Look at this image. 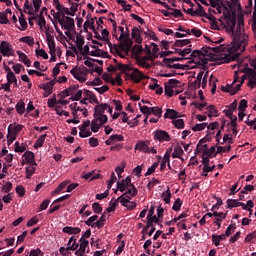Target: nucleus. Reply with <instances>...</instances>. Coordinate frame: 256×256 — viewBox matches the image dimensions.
Segmentation results:
<instances>
[{
    "instance_id": "obj_5",
    "label": "nucleus",
    "mask_w": 256,
    "mask_h": 256,
    "mask_svg": "<svg viewBox=\"0 0 256 256\" xmlns=\"http://www.w3.org/2000/svg\"><path fill=\"white\" fill-rule=\"evenodd\" d=\"M161 7L167 9L161 10L162 15H164L165 17H174L175 19L183 17V12H181V10L169 7L166 2H161Z\"/></svg>"
},
{
    "instance_id": "obj_47",
    "label": "nucleus",
    "mask_w": 256,
    "mask_h": 256,
    "mask_svg": "<svg viewBox=\"0 0 256 256\" xmlns=\"http://www.w3.org/2000/svg\"><path fill=\"white\" fill-rule=\"evenodd\" d=\"M235 229H237V224H230L225 231V235H227V237H230L231 235H233V233H235Z\"/></svg>"
},
{
    "instance_id": "obj_32",
    "label": "nucleus",
    "mask_w": 256,
    "mask_h": 256,
    "mask_svg": "<svg viewBox=\"0 0 256 256\" xmlns=\"http://www.w3.org/2000/svg\"><path fill=\"white\" fill-rule=\"evenodd\" d=\"M45 139H47V134H43L39 136L34 144V149H39V147H43V143H45Z\"/></svg>"
},
{
    "instance_id": "obj_29",
    "label": "nucleus",
    "mask_w": 256,
    "mask_h": 256,
    "mask_svg": "<svg viewBox=\"0 0 256 256\" xmlns=\"http://www.w3.org/2000/svg\"><path fill=\"white\" fill-rule=\"evenodd\" d=\"M177 111L171 108H167L164 113V119H172L174 121Z\"/></svg>"
},
{
    "instance_id": "obj_4",
    "label": "nucleus",
    "mask_w": 256,
    "mask_h": 256,
    "mask_svg": "<svg viewBox=\"0 0 256 256\" xmlns=\"http://www.w3.org/2000/svg\"><path fill=\"white\" fill-rule=\"evenodd\" d=\"M119 31H121L119 41H123L120 43V49L121 51H124V53H129L131 51V47L133 45V40H131L130 34H129V28H123V26L118 27Z\"/></svg>"
},
{
    "instance_id": "obj_64",
    "label": "nucleus",
    "mask_w": 256,
    "mask_h": 256,
    "mask_svg": "<svg viewBox=\"0 0 256 256\" xmlns=\"http://www.w3.org/2000/svg\"><path fill=\"white\" fill-rule=\"evenodd\" d=\"M253 239H256V231H253L252 233H249V234L245 237V242H246V243H253Z\"/></svg>"
},
{
    "instance_id": "obj_50",
    "label": "nucleus",
    "mask_w": 256,
    "mask_h": 256,
    "mask_svg": "<svg viewBox=\"0 0 256 256\" xmlns=\"http://www.w3.org/2000/svg\"><path fill=\"white\" fill-rule=\"evenodd\" d=\"M0 23L1 25H9V18L7 12H0Z\"/></svg>"
},
{
    "instance_id": "obj_41",
    "label": "nucleus",
    "mask_w": 256,
    "mask_h": 256,
    "mask_svg": "<svg viewBox=\"0 0 256 256\" xmlns=\"http://www.w3.org/2000/svg\"><path fill=\"white\" fill-rule=\"evenodd\" d=\"M36 19H38V25L39 27H45V25H47V21L45 20V16H43V12H40L39 14H37Z\"/></svg>"
},
{
    "instance_id": "obj_37",
    "label": "nucleus",
    "mask_w": 256,
    "mask_h": 256,
    "mask_svg": "<svg viewBox=\"0 0 256 256\" xmlns=\"http://www.w3.org/2000/svg\"><path fill=\"white\" fill-rule=\"evenodd\" d=\"M172 123L176 129H185V120L175 118Z\"/></svg>"
},
{
    "instance_id": "obj_6",
    "label": "nucleus",
    "mask_w": 256,
    "mask_h": 256,
    "mask_svg": "<svg viewBox=\"0 0 256 256\" xmlns=\"http://www.w3.org/2000/svg\"><path fill=\"white\" fill-rule=\"evenodd\" d=\"M109 121V118L107 116H96L91 122V131L93 133L99 132V129L105 125Z\"/></svg>"
},
{
    "instance_id": "obj_60",
    "label": "nucleus",
    "mask_w": 256,
    "mask_h": 256,
    "mask_svg": "<svg viewBox=\"0 0 256 256\" xmlns=\"http://www.w3.org/2000/svg\"><path fill=\"white\" fill-rule=\"evenodd\" d=\"M172 155L174 158L179 159L183 155V148L181 146L176 147Z\"/></svg>"
},
{
    "instance_id": "obj_16",
    "label": "nucleus",
    "mask_w": 256,
    "mask_h": 256,
    "mask_svg": "<svg viewBox=\"0 0 256 256\" xmlns=\"http://www.w3.org/2000/svg\"><path fill=\"white\" fill-rule=\"evenodd\" d=\"M23 157L26 161V163L28 165H30V167H37V162L35 161V153L31 152V151H26L24 154H23Z\"/></svg>"
},
{
    "instance_id": "obj_28",
    "label": "nucleus",
    "mask_w": 256,
    "mask_h": 256,
    "mask_svg": "<svg viewBox=\"0 0 256 256\" xmlns=\"http://www.w3.org/2000/svg\"><path fill=\"white\" fill-rule=\"evenodd\" d=\"M7 82L12 85L14 83V87H19V84L17 83V76H15V73L10 72L9 74L6 75Z\"/></svg>"
},
{
    "instance_id": "obj_20",
    "label": "nucleus",
    "mask_w": 256,
    "mask_h": 256,
    "mask_svg": "<svg viewBox=\"0 0 256 256\" xmlns=\"http://www.w3.org/2000/svg\"><path fill=\"white\" fill-rule=\"evenodd\" d=\"M66 21L64 25H61L62 29H66V31H71V29H75V20L69 16L65 17Z\"/></svg>"
},
{
    "instance_id": "obj_36",
    "label": "nucleus",
    "mask_w": 256,
    "mask_h": 256,
    "mask_svg": "<svg viewBox=\"0 0 256 256\" xmlns=\"http://www.w3.org/2000/svg\"><path fill=\"white\" fill-rule=\"evenodd\" d=\"M189 43H191V40L189 39L176 40L172 47L174 49L175 47H185V45H189Z\"/></svg>"
},
{
    "instance_id": "obj_13",
    "label": "nucleus",
    "mask_w": 256,
    "mask_h": 256,
    "mask_svg": "<svg viewBox=\"0 0 256 256\" xmlns=\"http://www.w3.org/2000/svg\"><path fill=\"white\" fill-rule=\"evenodd\" d=\"M129 77L131 81H134V83H141L143 79H147V76L143 74L141 71L138 69H134L130 74Z\"/></svg>"
},
{
    "instance_id": "obj_40",
    "label": "nucleus",
    "mask_w": 256,
    "mask_h": 256,
    "mask_svg": "<svg viewBox=\"0 0 256 256\" xmlns=\"http://www.w3.org/2000/svg\"><path fill=\"white\" fill-rule=\"evenodd\" d=\"M163 201L169 205L171 203V190L167 187V190L162 193Z\"/></svg>"
},
{
    "instance_id": "obj_62",
    "label": "nucleus",
    "mask_w": 256,
    "mask_h": 256,
    "mask_svg": "<svg viewBox=\"0 0 256 256\" xmlns=\"http://www.w3.org/2000/svg\"><path fill=\"white\" fill-rule=\"evenodd\" d=\"M149 115H157V117H161V108H159V107H150Z\"/></svg>"
},
{
    "instance_id": "obj_3",
    "label": "nucleus",
    "mask_w": 256,
    "mask_h": 256,
    "mask_svg": "<svg viewBox=\"0 0 256 256\" xmlns=\"http://www.w3.org/2000/svg\"><path fill=\"white\" fill-rule=\"evenodd\" d=\"M161 67H162L161 77H173V75H177V73H175V70H171L169 73H167V69L185 70V65L178 64V63L175 64V62H173V60L167 59V58H164L162 60Z\"/></svg>"
},
{
    "instance_id": "obj_48",
    "label": "nucleus",
    "mask_w": 256,
    "mask_h": 256,
    "mask_svg": "<svg viewBox=\"0 0 256 256\" xmlns=\"http://www.w3.org/2000/svg\"><path fill=\"white\" fill-rule=\"evenodd\" d=\"M215 151H217V148L215 146H212L209 149H204L203 155H206L207 157H213L215 155Z\"/></svg>"
},
{
    "instance_id": "obj_15",
    "label": "nucleus",
    "mask_w": 256,
    "mask_h": 256,
    "mask_svg": "<svg viewBox=\"0 0 256 256\" xmlns=\"http://www.w3.org/2000/svg\"><path fill=\"white\" fill-rule=\"evenodd\" d=\"M226 203V209H233L234 207H242V209H247L246 204L239 202L237 199H228Z\"/></svg>"
},
{
    "instance_id": "obj_43",
    "label": "nucleus",
    "mask_w": 256,
    "mask_h": 256,
    "mask_svg": "<svg viewBox=\"0 0 256 256\" xmlns=\"http://www.w3.org/2000/svg\"><path fill=\"white\" fill-rule=\"evenodd\" d=\"M130 51H132L133 55H139L143 53V46L139 44L131 46Z\"/></svg>"
},
{
    "instance_id": "obj_21",
    "label": "nucleus",
    "mask_w": 256,
    "mask_h": 256,
    "mask_svg": "<svg viewBox=\"0 0 256 256\" xmlns=\"http://www.w3.org/2000/svg\"><path fill=\"white\" fill-rule=\"evenodd\" d=\"M63 233H67L68 235H79L81 233V228L79 227H71V226H65L62 229Z\"/></svg>"
},
{
    "instance_id": "obj_61",
    "label": "nucleus",
    "mask_w": 256,
    "mask_h": 256,
    "mask_svg": "<svg viewBox=\"0 0 256 256\" xmlns=\"http://www.w3.org/2000/svg\"><path fill=\"white\" fill-rule=\"evenodd\" d=\"M205 127H207V123H201V124H196L195 126L192 127V131L197 132V131H203L205 130Z\"/></svg>"
},
{
    "instance_id": "obj_56",
    "label": "nucleus",
    "mask_w": 256,
    "mask_h": 256,
    "mask_svg": "<svg viewBox=\"0 0 256 256\" xmlns=\"http://www.w3.org/2000/svg\"><path fill=\"white\" fill-rule=\"evenodd\" d=\"M35 53H36V57H42L44 59H49V55L43 49H36Z\"/></svg>"
},
{
    "instance_id": "obj_58",
    "label": "nucleus",
    "mask_w": 256,
    "mask_h": 256,
    "mask_svg": "<svg viewBox=\"0 0 256 256\" xmlns=\"http://www.w3.org/2000/svg\"><path fill=\"white\" fill-rule=\"evenodd\" d=\"M216 203L212 206L211 211H219V207H221V205H223V199L216 197Z\"/></svg>"
},
{
    "instance_id": "obj_17",
    "label": "nucleus",
    "mask_w": 256,
    "mask_h": 256,
    "mask_svg": "<svg viewBox=\"0 0 256 256\" xmlns=\"http://www.w3.org/2000/svg\"><path fill=\"white\" fill-rule=\"evenodd\" d=\"M87 247H89V241L86 239L80 238V248L76 250L75 255L84 256Z\"/></svg>"
},
{
    "instance_id": "obj_38",
    "label": "nucleus",
    "mask_w": 256,
    "mask_h": 256,
    "mask_svg": "<svg viewBox=\"0 0 256 256\" xmlns=\"http://www.w3.org/2000/svg\"><path fill=\"white\" fill-rule=\"evenodd\" d=\"M20 43H26V45H29V47H33V45H35V39L30 36H25L20 38Z\"/></svg>"
},
{
    "instance_id": "obj_31",
    "label": "nucleus",
    "mask_w": 256,
    "mask_h": 256,
    "mask_svg": "<svg viewBox=\"0 0 256 256\" xmlns=\"http://www.w3.org/2000/svg\"><path fill=\"white\" fill-rule=\"evenodd\" d=\"M61 65H64L65 69H67V64H65L64 62L57 63L52 70V77H57V75L61 73Z\"/></svg>"
},
{
    "instance_id": "obj_35",
    "label": "nucleus",
    "mask_w": 256,
    "mask_h": 256,
    "mask_svg": "<svg viewBox=\"0 0 256 256\" xmlns=\"http://www.w3.org/2000/svg\"><path fill=\"white\" fill-rule=\"evenodd\" d=\"M76 45L78 51H83V45H85V38L82 35L76 37Z\"/></svg>"
},
{
    "instance_id": "obj_12",
    "label": "nucleus",
    "mask_w": 256,
    "mask_h": 256,
    "mask_svg": "<svg viewBox=\"0 0 256 256\" xmlns=\"http://www.w3.org/2000/svg\"><path fill=\"white\" fill-rule=\"evenodd\" d=\"M131 185H133V183H131V176H127L126 179L118 181L116 184L117 190L121 193H125V191H127V187Z\"/></svg>"
},
{
    "instance_id": "obj_23",
    "label": "nucleus",
    "mask_w": 256,
    "mask_h": 256,
    "mask_svg": "<svg viewBox=\"0 0 256 256\" xmlns=\"http://www.w3.org/2000/svg\"><path fill=\"white\" fill-rule=\"evenodd\" d=\"M19 59L21 62L24 63V65H26V67H31V59H29V57L26 56L25 53L21 52V51H16Z\"/></svg>"
},
{
    "instance_id": "obj_54",
    "label": "nucleus",
    "mask_w": 256,
    "mask_h": 256,
    "mask_svg": "<svg viewBox=\"0 0 256 256\" xmlns=\"http://www.w3.org/2000/svg\"><path fill=\"white\" fill-rule=\"evenodd\" d=\"M67 185H69V181H64L59 184V186L54 190V194L57 195L58 193H61V191H63Z\"/></svg>"
},
{
    "instance_id": "obj_57",
    "label": "nucleus",
    "mask_w": 256,
    "mask_h": 256,
    "mask_svg": "<svg viewBox=\"0 0 256 256\" xmlns=\"http://www.w3.org/2000/svg\"><path fill=\"white\" fill-rule=\"evenodd\" d=\"M26 171V179H30L31 177H33V175H35V167H26L25 169Z\"/></svg>"
},
{
    "instance_id": "obj_18",
    "label": "nucleus",
    "mask_w": 256,
    "mask_h": 256,
    "mask_svg": "<svg viewBox=\"0 0 256 256\" xmlns=\"http://www.w3.org/2000/svg\"><path fill=\"white\" fill-rule=\"evenodd\" d=\"M20 131H23V125L18 124L16 126L13 125H9L8 127V135L7 137L9 138V136L11 137H16L17 133H20Z\"/></svg>"
},
{
    "instance_id": "obj_49",
    "label": "nucleus",
    "mask_w": 256,
    "mask_h": 256,
    "mask_svg": "<svg viewBox=\"0 0 256 256\" xmlns=\"http://www.w3.org/2000/svg\"><path fill=\"white\" fill-rule=\"evenodd\" d=\"M102 79L106 82V83H111V85H115V79H113V77H111V75L107 72H105L102 75Z\"/></svg>"
},
{
    "instance_id": "obj_27",
    "label": "nucleus",
    "mask_w": 256,
    "mask_h": 256,
    "mask_svg": "<svg viewBox=\"0 0 256 256\" xmlns=\"http://www.w3.org/2000/svg\"><path fill=\"white\" fill-rule=\"evenodd\" d=\"M198 9L195 10V17H207V12H205V8L200 3H197Z\"/></svg>"
},
{
    "instance_id": "obj_10",
    "label": "nucleus",
    "mask_w": 256,
    "mask_h": 256,
    "mask_svg": "<svg viewBox=\"0 0 256 256\" xmlns=\"http://www.w3.org/2000/svg\"><path fill=\"white\" fill-rule=\"evenodd\" d=\"M173 53H178V55H181V57H186V55H189V53H191V45L189 46V48H185L183 50L172 47V50L162 51L161 57H169V55H173Z\"/></svg>"
},
{
    "instance_id": "obj_25",
    "label": "nucleus",
    "mask_w": 256,
    "mask_h": 256,
    "mask_svg": "<svg viewBox=\"0 0 256 256\" xmlns=\"http://www.w3.org/2000/svg\"><path fill=\"white\" fill-rule=\"evenodd\" d=\"M207 55V50H205L204 52L201 50H194L192 51L190 57L191 59H203V57H205Z\"/></svg>"
},
{
    "instance_id": "obj_19",
    "label": "nucleus",
    "mask_w": 256,
    "mask_h": 256,
    "mask_svg": "<svg viewBox=\"0 0 256 256\" xmlns=\"http://www.w3.org/2000/svg\"><path fill=\"white\" fill-rule=\"evenodd\" d=\"M136 151H141L142 153H151L149 150V144L145 141H139L134 148Z\"/></svg>"
},
{
    "instance_id": "obj_34",
    "label": "nucleus",
    "mask_w": 256,
    "mask_h": 256,
    "mask_svg": "<svg viewBox=\"0 0 256 256\" xmlns=\"http://www.w3.org/2000/svg\"><path fill=\"white\" fill-rule=\"evenodd\" d=\"M104 41L107 43V45H108V47H109L111 53H113V49H114L115 53H117V54L119 55V57H122V58H123V55H121V54L119 53V47L121 48V46H118V45H114V46H113V44L111 43V41L109 40V38H108V40H104Z\"/></svg>"
},
{
    "instance_id": "obj_26",
    "label": "nucleus",
    "mask_w": 256,
    "mask_h": 256,
    "mask_svg": "<svg viewBox=\"0 0 256 256\" xmlns=\"http://www.w3.org/2000/svg\"><path fill=\"white\" fill-rule=\"evenodd\" d=\"M129 187L130 188L124 193L125 197H129V195L131 197H137V194L139 193V191L137 190L135 185L131 184Z\"/></svg>"
},
{
    "instance_id": "obj_63",
    "label": "nucleus",
    "mask_w": 256,
    "mask_h": 256,
    "mask_svg": "<svg viewBox=\"0 0 256 256\" xmlns=\"http://www.w3.org/2000/svg\"><path fill=\"white\" fill-rule=\"evenodd\" d=\"M213 53H223L225 51V45H219L217 47H209Z\"/></svg>"
},
{
    "instance_id": "obj_55",
    "label": "nucleus",
    "mask_w": 256,
    "mask_h": 256,
    "mask_svg": "<svg viewBox=\"0 0 256 256\" xmlns=\"http://www.w3.org/2000/svg\"><path fill=\"white\" fill-rule=\"evenodd\" d=\"M61 12V17L62 19H65V15H70L71 17H73V13H71V11H69V8L65 7L62 5L61 10H59Z\"/></svg>"
},
{
    "instance_id": "obj_24",
    "label": "nucleus",
    "mask_w": 256,
    "mask_h": 256,
    "mask_svg": "<svg viewBox=\"0 0 256 256\" xmlns=\"http://www.w3.org/2000/svg\"><path fill=\"white\" fill-rule=\"evenodd\" d=\"M84 95L90 99V103H95L96 105H99V100L97 99V96L91 91V90H84Z\"/></svg>"
},
{
    "instance_id": "obj_11",
    "label": "nucleus",
    "mask_w": 256,
    "mask_h": 256,
    "mask_svg": "<svg viewBox=\"0 0 256 256\" xmlns=\"http://www.w3.org/2000/svg\"><path fill=\"white\" fill-rule=\"evenodd\" d=\"M181 83L177 79H170L168 82L164 83V91L165 95L168 97H173V94L175 93V90H173L174 87H177V85Z\"/></svg>"
},
{
    "instance_id": "obj_22",
    "label": "nucleus",
    "mask_w": 256,
    "mask_h": 256,
    "mask_svg": "<svg viewBox=\"0 0 256 256\" xmlns=\"http://www.w3.org/2000/svg\"><path fill=\"white\" fill-rule=\"evenodd\" d=\"M48 48H49V53L57 52V49L55 48V39L51 34H47L46 38Z\"/></svg>"
},
{
    "instance_id": "obj_7",
    "label": "nucleus",
    "mask_w": 256,
    "mask_h": 256,
    "mask_svg": "<svg viewBox=\"0 0 256 256\" xmlns=\"http://www.w3.org/2000/svg\"><path fill=\"white\" fill-rule=\"evenodd\" d=\"M70 73L74 79H77V81H80V83H85L87 78L83 77L82 75H87V73H89V69H87V67H83V70H81V68L77 69V67H74L70 70Z\"/></svg>"
},
{
    "instance_id": "obj_14",
    "label": "nucleus",
    "mask_w": 256,
    "mask_h": 256,
    "mask_svg": "<svg viewBox=\"0 0 256 256\" xmlns=\"http://www.w3.org/2000/svg\"><path fill=\"white\" fill-rule=\"evenodd\" d=\"M107 107H109V104L107 103H98V105H96L94 108V117L106 116L105 111H107Z\"/></svg>"
},
{
    "instance_id": "obj_53",
    "label": "nucleus",
    "mask_w": 256,
    "mask_h": 256,
    "mask_svg": "<svg viewBox=\"0 0 256 256\" xmlns=\"http://www.w3.org/2000/svg\"><path fill=\"white\" fill-rule=\"evenodd\" d=\"M92 209L94 213H97V214L103 213V207H101V204H99V202H94L92 204Z\"/></svg>"
},
{
    "instance_id": "obj_42",
    "label": "nucleus",
    "mask_w": 256,
    "mask_h": 256,
    "mask_svg": "<svg viewBox=\"0 0 256 256\" xmlns=\"http://www.w3.org/2000/svg\"><path fill=\"white\" fill-rule=\"evenodd\" d=\"M209 81H210V85H211V83H213L211 93H212V95H215V93L217 91V81H219V80L216 77H214L213 75H211Z\"/></svg>"
},
{
    "instance_id": "obj_9",
    "label": "nucleus",
    "mask_w": 256,
    "mask_h": 256,
    "mask_svg": "<svg viewBox=\"0 0 256 256\" xmlns=\"http://www.w3.org/2000/svg\"><path fill=\"white\" fill-rule=\"evenodd\" d=\"M242 73H247L248 75L247 87H250V89H254L256 87V71L253 70V68L245 67L242 70Z\"/></svg>"
},
{
    "instance_id": "obj_45",
    "label": "nucleus",
    "mask_w": 256,
    "mask_h": 256,
    "mask_svg": "<svg viewBox=\"0 0 256 256\" xmlns=\"http://www.w3.org/2000/svg\"><path fill=\"white\" fill-rule=\"evenodd\" d=\"M132 39H135L136 43H141V36L139 35V29L138 28H133L132 29Z\"/></svg>"
},
{
    "instance_id": "obj_39",
    "label": "nucleus",
    "mask_w": 256,
    "mask_h": 256,
    "mask_svg": "<svg viewBox=\"0 0 256 256\" xmlns=\"http://www.w3.org/2000/svg\"><path fill=\"white\" fill-rule=\"evenodd\" d=\"M229 151H231V145H228V146H218L217 147V151H216V153L214 154L213 157H217V155L219 153H229Z\"/></svg>"
},
{
    "instance_id": "obj_44",
    "label": "nucleus",
    "mask_w": 256,
    "mask_h": 256,
    "mask_svg": "<svg viewBox=\"0 0 256 256\" xmlns=\"http://www.w3.org/2000/svg\"><path fill=\"white\" fill-rule=\"evenodd\" d=\"M69 5H71L70 7V13H72V17H75V13H77L78 9H79V4L69 0L68 1Z\"/></svg>"
},
{
    "instance_id": "obj_30",
    "label": "nucleus",
    "mask_w": 256,
    "mask_h": 256,
    "mask_svg": "<svg viewBox=\"0 0 256 256\" xmlns=\"http://www.w3.org/2000/svg\"><path fill=\"white\" fill-rule=\"evenodd\" d=\"M105 221H107V213L104 212L99 220L96 221V227L97 229H102V227L105 226Z\"/></svg>"
},
{
    "instance_id": "obj_33",
    "label": "nucleus",
    "mask_w": 256,
    "mask_h": 256,
    "mask_svg": "<svg viewBox=\"0 0 256 256\" xmlns=\"http://www.w3.org/2000/svg\"><path fill=\"white\" fill-rule=\"evenodd\" d=\"M208 117H219V110L215 109V105H209L207 108Z\"/></svg>"
},
{
    "instance_id": "obj_46",
    "label": "nucleus",
    "mask_w": 256,
    "mask_h": 256,
    "mask_svg": "<svg viewBox=\"0 0 256 256\" xmlns=\"http://www.w3.org/2000/svg\"><path fill=\"white\" fill-rule=\"evenodd\" d=\"M101 177V174H96L95 171L89 172L83 176V179H90V181H93V179H99Z\"/></svg>"
},
{
    "instance_id": "obj_59",
    "label": "nucleus",
    "mask_w": 256,
    "mask_h": 256,
    "mask_svg": "<svg viewBox=\"0 0 256 256\" xmlns=\"http://www.w3.org/2000/svg\"><path fill=\"white\" fill-rule=\"evenodd\" d=\"M181 205H183V201L177 198L172 206L173 211H181Z\"/></svg>"
},
{
    "instance_id": "obj_8",
    "label": "nucleus",
    "mask_w": 256,
    "mask_h": 256,
    "mask_svg": "<svg viewBox=\"0 0 256 256\" xmlns=\"http://www.w3.org/2000/svg\"><path fill=\"white\" fill-rule=\"evenodd\" d=\"M0 53L3 57H15V50H13V46H11L7 41L1 42Z\"/></svg>"
},
{
    "instance_id": "obj_52",
    "label": "nucleus",
    "mask_w": 256,
    "mask_h": 256,
    "mask_svg": "<svg viewBox=\"0 0 256 256\" xmlns=\"http://www.w3.org/2000/svg\"><path fill=\"white\" fill-rule=\"evenodd\" d=\"M16 111L19 115H23L25 113V102H18L16 104Z\"/></svg>"
},
{
    "instance_id": "obj_51",
    "label": "nucleus",
    "mask_w": 256,
    "mask_h": 256,
    "mask_svg": "<svg viewBox=\"0 0 256 256\" xmlns=\"http://www.w3.org/2000/svg\"><path fill=\"white\" fill-rule=\"evenodd\" d=\"M158 167H159V162L153 163L152 166L149 167L147 172L145 173V177L149 175H153V173H155V169H157Z\"/></svg>"
},
{
    "instance_id": "obj_1",
    "label": "nucleus",
    "mask_w": 256,
    "mask_h": 256,
    "mask_svg": "<svg viewBox=\"0 0 256 256\" xmlns=\"http://www.w3.org/2000/svg\"><path fill=\"white\" fill-rule=\"evenodd\" d=\"M244 25L243 17L238 18V23L235 16L229 14L226 17V31L232 36V47L229 48V57L232 61L239 59V55L245 51L249 43V36L245 34Z\"/></svg>"
},
{
    "instance_id": "obj_2",
    "label": "nucleus",
    "mask_w": 256,
    "mask_h": 256,
    "mask_svg": "<svg viewBox=\"0 0 256 256\" xmlns=\"http://www.w3.org/2000/svg\"><path fill=\"white\" fill-rule=\"evenodd\" d=\"M144 52H145V56L138 58V65H140L144 69H149L151 65H149L147 61H153L154 59H157V57L161 55V52H159V46L155 43L146 45Z\"/></svg>"
}]
</instances>
